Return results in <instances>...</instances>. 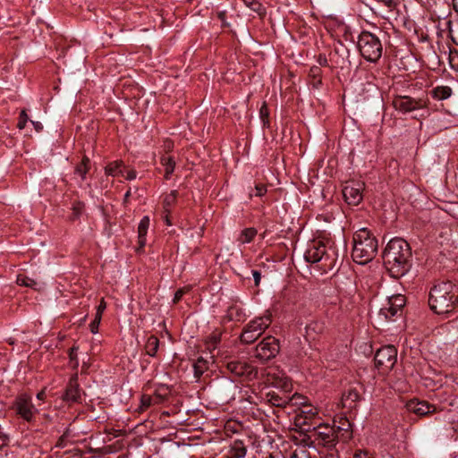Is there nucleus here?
<instances>
[{
  "label": "nucleus",
  "mask_w": 458,
  "mask_h": 458,
  "mask_svg": "<svg viewBox=\"0 0 458 458\" xmlns=\"http://www.w3.org/2000/svg\"><path fill=\"white\" fill-rule=\"evenodd\" d=\"M267 192V187L264 184L255 186V196L261 197Z\"/></svg>",
  "instance_id": "obj_49"
},
{
  "label": "nucleus",
  "mask_w": 458,
  "mask_h": 458,
  "mask_svg": "<svg viewBox=\"0 0 458 458\" xmlns=\"http://www.w3.org/2000/svg\"><path fill=\"white\" fill-rule=\"evenodd\" d=\"M318 63L320 66H327L328 62L325 55H319L318 58Z\"/></svg>",
  "instance_id": "obj_54"
},
{
  "label": "nucleus",
  "mask_w": 458,
  "mask_h": 458,
  "mask_svg": "<svg viewBox=\"0 0 458 458\" xmlns=\"http://www.w3.org/2000/svg\"><path fill=\"white\" fill-rule=\"evenodd\" d=\"M101 318H102V316H100L99 314L96 313L95 318L93 319V321L89 325L90 331H91L92 334H97L98 332V327H99V324L101 322Z\"/></svg>",
  "instance_id": "obj_46"
},
{
  "label": "nucleus",
  "mask_w": 458,
  "mask_h": 458,
  "mask_svg": "<svg viewBox=\"0 0 458 458\" xmlns=\"http://www.w3.org/2000/svg\"><path fill=\"white\" fill-rule=\"evenodd\" d=\"M131 196V191H128L125 194H124V202H127L128 201V199L129 197Z\"/></svg>",
  "instance_id": "obj_62"
},
{
  "label": "nucleus",
  "mask_w": 458,
  "mask_h": 458,
  "mask_svg": "<svg viewBox=\"0 0 458 458\" xmlns=\"http://www.w3.org/2000/svg\"><path fill=\"white\" fill-rule=\"evenodd\" d=\"M125 178L127 180H133L136 178V172L134 170H131L127 173Z\"/></svg>",
  "instance_id": "obj_57"
},
{
  "label": "nucleus",
  "mask_w": 458,
  "mask_h": 458,
  "mask_svg": "<svg viewBox=\"0 0 458 458\" xmlns=\"http://www.w3.org/2000/svg\"><path fill=\"white\" fill-rule=\"evenodd\" d=\"M29 120V117H28V114L26 113V110L23 109L21 111L20 113V116H19V121H18V123H17V127L20 129V130H22L25 128L26 126V123Z\"/></svg>",
  "instance_id": "obj_45"
},
{
  "label": "nucleus",
  "mask_w": 458,
  "mask_h": 458,
  "mask_svg": "<svg viewBox=\"0 0 458 458\" xmlns=\"http://www.w3.org/2000/svg\"><path fill=\"white\" fill-rule=\"evenodd\" d=\"M152 404H154V401H153V397L151 395H148V394L141 395L140 406L141 411L147 410Z\"/></svg>",
  "instance_id": "obj_42"
},
{
  "label": "nucleus",
  "mask_w": 458,
  "mask_h": 458,
  "mask_svg": "<svg viewBox=\"0 0 458 458\" xmlns=\"http://www.w3.org/2000/svg\"><path fill=\"white\" fill-rule=\"evenodd\" d=\"M272 322L271 315L258 317L250 320L242 329L240 341L243 344H253Z\"/></svg>",
  "instance_id": "obj_5"
},
{
  "label": "nucleus",
  "mask_w": 458,
  "mask_h": 458,
  "mask_svg": "<svg viewBox=\"0 0 458 458\" xmlns=\"http://www.w3.org/2000/svg\"><path fill=\"white\" fill-rule=\"evenodd\" d=\"M9 437L6 434L0 432V450L7 445Z\"/></svg>",
  "instance_id": "obj_51"
},
{
  "label": "nucleus",
  "mask_w": 458,
  "mask_h": 458,
  "mask_svg": "<svg viewBox=\"0 0 458 458\" xmlns=\"http://www.w3.org/2000/svg\"><path fill=\"white\" fill-rule=\"evenodd\" d=\"M353 458H372L368 452L360 451L356 453Z\"/></svg>",
  "instance_id": "obj_56"
},
{
  "label": "nucleus",
  "mask_w": 458,
  "mask_h": 458,
  "mask_svg": "<svg viewBox=\"0 0 458 458\" xmlns=\"http://www.w3.org/2000/svg\"><path fill=\"white\" fill-rule=\"evenodd\" d=\"M160 163L165 167V179H170V176L174 173L175 167L174 159L171 156L165 154L161 157Z\"/></svg>",
  "instance_id": "obj_29"
},
{
  "label": "nucleus",
  "mask_w": 458,
  "mask_h": 458,
  "mask_svg": "<svg viewBox=\"0 0 458 458\" xmlns=\"http://www.w3.org/2000/svg\"><path fill=\"white\" fill-rule=\"evenodd\" d=\"M405 406L410 412L420 417H424L437 411V408L434 404H431L427 401H420L418 399H411L408 401Z\"/></svg>",
  "instance_id": "obj_16"
},
{
  "label": "nucleus",
  "mask_w": 458,
  "mask_h": 458,
  "mask_svg": "<svg viewBox=\"0 0 458 458\" xmlns=\"http://www.w3.org/2000/svg\"><path fill=\"white\" fill-rule=\"evenodd\" d=\"M31 123L34 125V128L37 131H40L43 129V126L39 122L31 121Z\"/></svg>",
  "instance_id": "obj_58"
},
{
  "label": "nucleus",
  "mask_w": 458,
  "mask_h": 458,
  "mask_svg": "<svg viewBox=\"0 0 458 458\" xmlns=\"http://www.w3.org/2000/svg\"><path fill=\"white\" fill-rule=\"evenodd\" d=\"M123 166V162L121 160H116L107 164L105 167V173L106 175L110 176H118L123 174L122 167Z\"/></svg>",
  "instance_id": "obj_33"
},
{
  "label": "nucleus",
  "mask_w": 458,
  "mask_h": 458,
  "mask_svg": "<svg viewBox=\"0 0 458 458\" xmlns=\"http://www.w3.org/2000/svg\"><path fill=\"white\" fill-rule=\"evenodd\" d=\"M309 76L311 79L310 83L312 84L313 88L318 89L322 85V71L319 66L314 65L310 67Z\"/></svg>",
  "instance_id": "obj_32"
},
{
  "label": "nucleus",
  "mask_w": 458,
  "mask_h": 458,
  "mask_svg": "<svg viewBox=\"0 0 458 458\" xmlns=\"http://www.w3.org/2000/svg\"><path fill=\"white\" fill-rule=\"evenodd\" d=\"M37 398L39 399V400H44L46 398V392H45V390H41L39 393H38Z\"/></svg>",
  "instance_id": "obj_60"
},
{
  "label": "nucleus",
  "mask_w": 458,
  "mask_h": 458,
  "mask_svg": "<svg viewBox=\"0 0 458 458\" xmlns=\"http://www.w3.org/2000/svg\"><path fill=\"white\" fill-rule=\"evenodd\" d=\"M396 360L397 350L394 345H386L378 349L374 357L375 366L382 374L390 371Z\"/></svg>",
  "instance_id": "obj_7"
},
{
  "label": "nucleus",
  "mask_w": 458,
  "mask_h": 458,
  "mask_svg": "<svg viewBox=\"0 0 458 458\" xmlns=\"http://www.w3.org/2000/svg\"><path fill=\"white\" fill-rule=\"evenodd\" d=\"M256 235H257V230L254 227H249V228L243 229L241 232L237 240H238V242H240L242 244L249 243L255 238Z\"/></svg>",
  "instance_id": "obj_37"
},
{
  "label": "nucleus",
  "mask_w": 458,
  "mask_h": 458,
  "mask_svg": "<svg viewBox=\"0 0 458 458\" xmlns=\"http://www.w3.org/2000/svg\"><path fill=\"white\" fill-rule=\"evenodd\" d=\"M259 116L264 126L269 125V112L266 103H263L259 109Z\"/></svg>",
  "instance_id": "obj_41"
},
{
  "label": "nucleus",
  "mask_w": 458,
  "mask_h": 458,
  "mask_svg": "<svg viewBox=\"0 0 458 458\" xmlns=\"http://www.w3.org/2000/svg\"><path fill=\"white\" fill-rule=\"evenodd\" d=\"M338 259V254L335 248L329 246L321 260V268L325 271H332L335 268Z\"/></svg>",
  "instance_id": "obj_23"
},
{
  "label": "nucleus",
  "mask_w": 458,
  "mask_h": 458,
  "mask_svg": "<svg viewBox=\"0 0 458 458\" xmlns=\"http://www.w3.org/2000/svg\"><path fill=\"white\" fill-rule=\"evenodd\" d=\"M246 6L253 10L254 12L259 13L261 10V4L257 0H243Z\"/></svg>",
  "instance_id": "obj_47"
},
{
  "label": "nucleus",
  "mask_w": 458,
  "mask_h": 458,
  "mask_svg": "<svg viewBox=\"0 0 458 458\" xmlns=\"http://www.w3.org/2000/svg\"><path fill=\"white\" fill-rule=\"evenodd\" d=\"M363 185L360 182H352L343 189V196L349 205L357 206L363 199Z\"/></svg>",
  "instance_id": "obj_14"
},
{
  "label": "nucleus",
  "mask_w": 458,
  "mask_h": 458,
  "mask_svg": "<svg viewBox=\"0 0 458 458\" xmlns=\"http://www.w3.org/2000/svg\"><path fill=\"white\" fill-rule=\"evenodd\" d=\"M237 385L229 377H223L216 383V391L224 400L229 401L234 398L237 391Z\"/></svg>",
  "instance_id": "obj_15"
},
{
  "label": "nucleus",
  "mask_w": 458,
  "mask_h": 458,
  "mask_svg": "<svg viewBox=\"0 0 458 458\" xmlns=\"http://www.w3.org/2000/svg\"><path fill=\"white\" fill-rule=\"evenodd\" d=\"M90 167V160L87 156H83L81 161L75 166L74 173L79 174L82 180H85Z\"/></svg>",
  "instance_id": "obj_36"
},
{
  "label": "nucleus",
  "mask_w": 458,
  "mask_h": 458,
  "mask_svg": "<svg viewBox=\"0 0 458 458\" xmlns=\"http://www.w3.org/2000/svg\"><path fill=\"white\" fill-rule=\"evenodd\" d=\"M222 331L220 329L214 330L206 340L207 349L212 352L221 342Z\"/></svg>",
  "instance_id": "obj_31"
},
{
  "label": "nucleus",
  "mask_w": 458,
  "mask_h": 458,
  "mask_svg": "<svg viewBox=\"0 0 458 458\" xmlns=\"http://www.w3.org/2000/svg\"><path fill=\"white\" fill-rule=\"evenodd\" d=\"M148 226L149 217L148 216H145L142 217L138 226V237L140 246H144L146 243V235L148 233Z\"/></svg>",
  "instance_id": "obj_30"
},
{
  "label": "nucleus",
  "mask_w": 458,
  "mask_h": 458,
  "mask_svg": "<svg viewBox=\"0 0 458 458\" xmlns=\"http://www.w3.org/2000/svg\"><path fill=\"white\" fill-rule=\"evenodd\" d=\"M303 399H296L299 402L296 405H301L302 407L306 404V397L302 396Z\"/></svg>",
  "instance_id": "obj_61"
},
{
  "label": "nucleus",
  "mask_w": 458,
  "mask_h": 458,
  "mask_svg": "<svg viewBox=\"0 0 458 458\" xmlns=\"http://www.w3.org/2000/svg\"><path fill=\"white\" fill-rule=\"evenodd\" d=\"M84 209H85V204L84 202L82 201H75L73 204H72V216H71V219L72 220H77L80 218V216L82 215V213L84 212Z\"/></svg>",
  "instance_id": "obj_39"
},
{
  "label": "nucleus",
  "mask_w": 458,
  "mask_h": 458,
  "mask_svg": "<svg viewBox=\"0 0 458 458\" xmlns=\"http://www.w3.org/2000/svg\"><path fill=\"white\" fill-rule=\"evenodd\" d=\"M268 402L273 405L276 407H285L287 404H297L299 402H297L296 399H303L301 394H294L291 397L286 394V393L284 394V395H280L277 393L272 392L267 394Z\"/></svg>",
  "instance_id": "obj_21"
},
{
  "label": "nucleus",
  "mask_w": 458,
  "mask_h": 458,
  "mask_svg": "<svg viewBox=\"0 0 458 458\" xmlns=\"http://www.w3.org/2000/svg\"><path fill=\"white\" fill-rule=\"evenodd\" d=\"M165 215L164 216V221L166 224V225L170 226L172 225V222L169 217V213H167V212H165Z\"/></svg>",
  "instance_id": "obj_59"
},
{
  "label": "nucleus",
  "mask_w": 458,
  "mask_h": 458,
  "mask_svg": "<svg viewBox=\"0 0 458 458\" xmlns=\"http://www.w3.org/2000/svg\"><path fill=\"white\" fill-rule=\"evenodd\" d=\"M191 286H184V287L178 289L174 293V297L173 300L174 303H178L182 300L183 295L186 294L187 293H189L191 291Z\"/></svg>",
  "instance_id": "obj_43"
},
{
  "label": "nucleus",
  "mask_w": 458,
  "mask_h": 458,
  "mask_svg": "<svg viewBox=\"0 0 458 458\" xmlns=\"http://www.w3.org/2000/svg\"><path fill=\"white\" fill-rule=\"evenodd\" d=\"M406 299L402 294H394L387 298L386 304L379 310V316L386 320H394V318H401Z\"/></svg>",
  "instance_id": "obj_8"
},
{
  "label": "nucleus",
  "mask_w": 458,
  "mask_h": 458,
  "mask_svg": "<svg viewBox=\"0 0 458 458\" xmlns=\"http://www.w3.org/2000/svg\"><path fill=\"white\" fill-rule=\"evenodd\" d=\"M358 48L364 59L375 63L382 55V43L379 38L369 32L362 31L358 38Z\"/></svg>",
  "instance_id": "obj_4"
},
{
  "label": "nucleus",
  "mask_w": 458,
  "mask_h": 458,
  "mask_svg": "<svg viewBox=\"0 0 458 458\" xmlns=\"http://www.w3.org/2000/svg\"><path fill=\"white\" fill-rule=\"evenodd\" d=\"M328 247L321 241H312L304 253V259L307 262H319L325 255Z\"/></svg>",
  "instance_id": "obj_17"
},
{
  "label": "nucleus",
  "mask_w": 458,
  "mask_h": 458,
  "mask_svg": "<svg viewBox=\"0 0 458 458\" xmlns=\"http://www.w3.org/2000/svg\"><path fill=\"white\" fill-rule=\"evenodd\" d=\"M318 416L317 408L312 405H304L301 408L300 412H298L294 417V424L297 427L302 428L305 431H310L311 427L315 426V420Z\"/></svg>",
  "instance_id": "obj_12"
},
{
  "label": "nucleus",
  "mask_w": 458,
  "mask_h": 458,
  "mask_svg": "<svg viewBox=\"0 0 458 458\" xmlns=\"http://www.w3.org/2000/svg\"><path fill=\"white\" fill-rule=\"evenodd\" d=\"M383 264L393 278L406 275L411 267V250L402 238H394L386 244L382 254Z\"/></svg>",
  "instance_id": "obj_1"
},
{
  "label": "nucleus",
  "mask_w": 458,
  "mask_h": 458,
  "mask_svg": "<svg viewBox=\"0 0 458 458\" xmlns=\"http://www.w3.org/2000/svg\"><path fill=\"white\" fill-rule=\"evenodd\" d=\"M244 317L245 314L241 307L232 305L227 309L225 315L222 318V322L242 321Z\"/></svg>",
  "instance_id": "obj_25"
},
{
  "label": "nucleus",
  "mask_w": 458,
  "mask_h": 458,
  "mask_svg": "<svg viewBox=\"0 0 458 458\" xmlns=\"http://www.w3.org/2000/svg\"><path fill=\"white\" fill-rule=\"evenodd\" d=\"M210 363L209 360L202 356L198 357L192 364L195 378L199 379L200 377L208 370Z\"/></svg>",
  "instance_id": "obj_26"
},
{
  "label": "nucleus",
  "mask_w": 458,
  "mask_h": 458,
  "mask_svg": "<svg viewBox=\"0 0 458 458\" xmlns=\"http://www.w3.org/2000/svg\"><path fill=\"white\" fill-rule=\"evenodd\" d=\"M252 276L254 278L255 285L258 286L260 283L261 274L258 270H252Z\"/></svg>",
  "instance_id": "obj_53"
},
{
  "label": "nucleus",
  "mask_w": 458,
  "mask_h": 458,
  "mask_svg": "<svg viewBox=\"0 0 458 458\" xmlns=\"http://www.w3.org/2000/svg\"><path fill=\"white\" fill-rule=\"evenodd\" d=\"M381 2L390 9H394L396 2L394 0H381Z\"/></svg>",
  "instance_id": "obj_55"
},
{
  "label": "nucleus",
  "mask_w": 458,
  "mask_h": 458,
  "mask_svg": "<svg viewBox=\"0 0 458 458\" xmlns=\"http://www.w3.org/2000/svg\"><path fill=\"white\" fill-rule=\"evenodd\" d=\"M79 347L76 346V345H73L70 350H69V358H70V362L72 363V367L73 368H76L78 366V359H77V351H78Z\"/></svg>",
  "instance_id": "obj_44"
},
{
  "label": "nucleus",
  "mask_w": 458,
  "mask_h": 458,
  "mask_svg": "<svg viewBox=\"0 0 458 458\" xmlns=\"http://www.w3.org/2000/svg\"><path fill=\"white\" fill-rule=\"evenodd\" d=\"M454 7L458 9V0H454Z\"/></svg>",
  "instance_id": "obj_63"
},
{
  "label": "nucleus",
  "mask_w": 458,
  "mask_h": 458,
  "mask_svg": "<svg viewBox=\"0 0 458 458\" xmlns=\"http://www.w3.org/2000/svg\"><path fill=\"white\" fill-rule=\"evenodd\" d=\"M428 305L438 315L454 312L458 306V285L451 281L436 284L430 289Z\"/></svg>",
  "instance_id": "obj_2"
},
{
  "label": "nucleus",
  "mask_w": 458,
  "mask_h": 458,
  "mask_svg": "<svg viewBox=\"0 0 458 458\" xmlns=\"http://www.w3.org/2000/svg\"><path fill=\"white\" fill-rule=\"evenodd\" d=\"M428 100L412 98L409 96H398L394 98V107L403 113L411 112L427 106Z\"/></svg>",
  "instance_id": "obj_13"
},
{
  "label": "nucleus",
  "mask_w": 458,
  "mask_h": 458,
  "mask_svg": "<svg viewBox=\"0 0 458 458\" xmlns=\"http://www.w3.org/2000/svg\"><path fill=\"white\" fill-rule=\"evenodd\" d=\"M315 440L327 449H333L338 442H341L333 425L318 424L312 428Z\"/></svg>",
  "instance_id": "obj_9"
},
{
  "label": "nucleus",
  "mask_w": 458,
  "mask_h": 458,
  "mask_svg": "<svg viewBox=\"0 0 458 458\" xmlns=\"http://www.w3.org/2000/svg\"><path fill=\"white\" fill-rule=\"evenodd\" d=\"M266 458H274L272 454H268Z\"/></svg>",
  "instance_id": "obj_64"
},
{
  "label": "nucleus",
  "mask_w": 458,
  "mask_h": 458,
  "mask_svg": "<svg viewBox=\"0 0 458 458\" xmlns=\"http://www.w3.org/2000/svg\"><path fill=\"white\" fill-rule=\"evenodd\" d=\"M230 458H243L246 455V446L242 440H234L229 449Z\"/></svg>",
  "instance_id": "obj_27"
},
{
  "label": "nucleus",
  "mask_w": 458,
  "mask_h": 458,
  "mask_svg": "<svg viewBox=\"0 0 458 458\" xmlns=\"http://www.w3.org/2000/svg\"><path fill=\"white\" fill-rule=\"evenodd\" d=\"M13 409L18 416L28 422H31L38 413V410L31 402V397L27 394H21L15 398Z\"/></svg>",
  "instance_id": "obj_10"
},
{
  "label": "nucleus",
  "mask_w": 458,
  "mask_h": 458,
  "mask_svg": "<svg viewBox=\"0 0 458 458\" xmlns=\"http://www.w3.org/2000/svg\"><path fill=\"white\" fill-rule=\"evenodd\" d=\"M333 427L341 442L345 443L352 437V425L347 418L341 417L338 420H334Z\"/></svg>",
  "instance_id": "obj_20"
},
{
  "label": "nucleus",
  "mask_w": 458,
  "mask_h": 458,
  "mask_svg": "<svg viewBox=\"0 0 458 458\" xmlns=\"http://www.w3.org/2000/svg\"><path fill=\"white\" fill-rule=\"evenodd\" d=\"M69 430L67 429L57 440L56 447L63 448L64 446V440L68 437Z\"/></svg>",
  "instance_id": "obj_50"
},
{
  "label": "nucleus",
  "mask_w": 458,
  "mask_h": 458,
  "mask_svg": "<svg viewBox=\"0 0 458 458\" xmlns=\"http://www.w3.org/2000/svg\"><path fill=\"white\" fill-rule=\"evenodd\" d=\"M352 245V259L360 265L371 261L377 252V240L367 228H360L355 232Z\"/></svg>",
  "instance_id": "obj_3"
},
{
  "label": "nucleus",
  "mask_w": 458,
  "mask_h": 458,
  "mask_svg": "<svg viewBox=\"0 0 458 458\" xmlns=\"http://www.w3.org/2000/svg\"><path fill=\"white\" fill-rule=\"evenodd\" d=\"M106 301H104V299H102L100 301V303L99 305L98 306V309H97V314H99L100 316H102L104 310H106Z\"/></svg>",
  "instance_id": "obj_52"
},
{
  "label": "nucleus",
  "mask_w": 458,
  "mask_h": 458,
  "mask_svg": "<svg viewBox=\"0 0 458 458\" xmlns=\"http://www.w3.org/2000/svg\"><path fill=\"white\" fill-rule=\"evenodd\" d=\"M159 347V340L155 335H150L145 344L146 353L151 357L156 356Z\"/></svg>",
  "instance_id": "obj_35"
},
{
  "label": "nucleus",
  "mask_w": 458,
  "mask_h": 458,
  "mask_svg": "<svg viewBox=\"0 0 458 458\" xmlns=\"http://www.w3.org/2000/svg\"><path fill=\"white\" fill-rule=\"evenodd\" d=\"M325 330V323L322 320H311L305 327V338L308 341L316 340Z\"/></svg>",
  "instance_id": "obj_22"
},
{
  "label": "nucleus",
  "mask_w": 458,
  "mask_h": 458,
  "mask_svg": "<svg viewBox=\"0 0 458 458\" xmlns=\"http://www.w3.org/2000/svg\"><path fill=\"white\" fill-rule=\"evenodd\" d=\"M169 393H170V391L167 386H158L155 390V392L152 395L154 404H160L163 402H165L167 399Z\"/></svg>",
  "instance_id": "obj_34"
},
{
  "label": "nucleus",
  "mask_w": 458,
  "mask_h": 458,
  "mask_svg": "<svg viewBox=\"0 0 458 458\" xmlns=\"http://www.w3.org/2000/svg\"><path fill=\"white\" fill-rule=\"evenodd\" d=\"M453 90L448 86H437L430 91L431 97L436 100H445L451 97Z\"/></svg>",
  "instance_id": "obj_28"
},
{
  "label": "nucleus",
  "mask_w": 458,
  "mask_h": 458,
  "mask_svg": "<svg viewBox=\"0 0 458 458\" xmlns=\"http://www.w3.org/2000/svg\"><path fill=\"white\" fill-rule=\"evenodd\" d=\"M291 458H310V454L305 450L294 451Z\"/></svg>",
  "instance_id": "obj_48"
},
{
  "label": "nucleus",
  "mask_w": 458,
  "mask_h": 458,
  "mask_svg": "<svg viewBox=\"0 0 458 458\" xmlns=\"http://www.w3.org/2000/svg\"><path fill=\"white\" fill-rule=\"evenodd\" d=\"M177 197V191H173L169 195H167L164 199V211L170 213V207L174 204Z\"/></svg>",
  "instance_id": "obj_40"
},
{
  "label": "nucleus",
  "mask_w": 458,
  "mask_h": 458,
  "mask_svg": "<svg viewBox=\"0 0 458 458\" xmlns=\"http://www.w3.org/2000/svg\"><path fill=\"white\" fill-rule=\"evenodd\" d=\"M266 381L284 393L290 392L292 389L290 378L282 371H268Z\"/></svg>",
  "instance_id": "obj_18"
},
{
  "label": "nucleus",
  "mask_w": 458,
  "mask_h": 458,
  "mask_svg": "<svg viewBox=\"0 0 458 458\" xmlns=\"http://www.w3.org/2000/svg\"><path fill=\"white\" fill-rule=\"evenodd\" d=\"M360 399V394L356 387H349L342 396L343 406L348 409L355 407L356 403Z\"/></svg>",
  "instance_id": "obj_24"
},
{
  "label": "nucleus",
  "mask_w": 458,
  "mask_h": 458,
  "mask_svg": "<svg viewBox=\"0 0 458 458\" xmlns=\"http://www.w3.org/2000/svg\"><path fill=\"white\" fill-rule=\"evenodd\" d=\"M63 401L68 403H79L81 402V388L78 383V376L77 374L73 375L65 388L62 395Z\"/></svg>",
  "instance_id": "obj_19"
},
{
  "label": "nucleus",
  "mask_w": 458,
  "mask_h": 458,
  "mask_svg": "<svg viewBox=\"0 0 458 458\" xmlns=\"http://www.w3.org/2000/svg\"><path fill=\"white\" fill-rule=\"evenodd\" d=\"M279 341L272 336L265 337L256 347L255 357L267 361L275 358L279 352Z\"/></svg>",
  "instance_id": "obj_11"
},
{
  "label": "nucleus",
  "mask_w": 458,
  "mask_h": 458,
  "mask_svg": "<svg viewBox=\"0 0 458 458\" xmlns=\"http://www.w3.org/2000/svg\"><path fill=\"white\" fill-rule=\"evenodd\" d=\"M16 282L21 286L30 287L32 289H37L38 282L34 279L28 277L24 275H18Z\"/></svg>",
  "instance_id": "obj_38"
},
{
  "label": "nucleus",
  "mask_w": 458,
  "mask_h": 458,
  "mask_svg": "<svg viewBox=\"0 0 458 458\" xmlns=\"http://www.w3.org/2000/svg\"><path fill=\"white\" fill-rule=\"evenodd\" d=\"M223 364L228 372L234 377H242L248 381L258 378V368L247 361L240 360L236 358L225 357L223 360Z\"/></svg>",
  "instance_id": "obj_6"
}]
</instances>
